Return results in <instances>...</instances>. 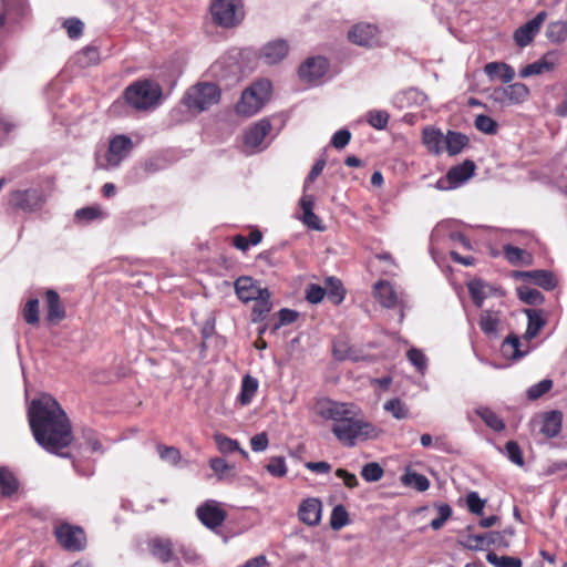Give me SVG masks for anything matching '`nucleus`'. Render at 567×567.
Here are the masks:
<instances>
[{
	"label": "nucleus",
	"mask_w": 567,
	"mask_h": 567,
	"mask_svg": "<svg viewBox=\"0 0 567 567\" xmlns=\"http://www.w3.org/2000/svg\"><path fill=\"white\" fill-rule=\"evenodd\" d=\"M133 150V142L126 135H116L110 141L106 153L107 167H117Z\"/></svg>",
	"instance_id": "nucleus-13"
},
{
	"label": "nucleus",
	"mask_w": 567,
	"mask_h": 567,
	"mask_svg": "<svg viewBox=\"0 0 567 567\" xmlns=\"http://www.w3.org/2000/svg\"><path fill=\"white\" fill-rule=\"evenodd\" d=\"M436 509L437 516L430 523V526L434 530L440 529L452 515V508L449 504H440L437 505Z\"/></svg>",
	"instance_id": "nucleus-56"
},
{
	"label": "nucleus",
	"mask_w": 567,
	"mask_h": 567,
	"mask_svg": "<svg viewBox=\"0 0 567 567\" xmlns=\"http://www.w3.org/2000/svg\"><path fill=\"white\" fill-rule=\"evenodd\" d=\"M299 206L302 210V223L311 229L323 230V226L321 224L320 218L313 213V196L303 194L299 200Z\"/></svg>",
	"instance_id": "nucleus-25"
},
{
	"label": "nucleus",
	"mask_w": 567,
	"mask_h": 567,
	"mask_svg": "<svg viewBox=\"0 0 567 567\" xmlns=\"http://www.w3.org/2000/svg\"><path fill=\"white\" fill-rule=\"evenodd\" d=\"M196 515L200 523L209 529L221 526L227 516L219 504L213 499L199 505L196 509Z\"/></svg>",
	"instance_id": "nucleus-12"
},
{
	"label": "nucleus",
	"mask_w": 567,
	"mask_h": 567,
	"mask_svg": "<svg viewBox=\"0 0 567 567\" xmlns=\"http://www.w3.org/2000/svg\"><path fill=\"white\" fill-rule=\"evenodd\" d=\"M322 503L315 497L303 499L298 508L299 519L308 526H317L321 522Z\"/></svg>",
	"instance_id": "nucleus-19"
},
{
	"label": "nucleus",
	"mask_w": 567,
	"mask_h": 567,
	"mask_svg": "<svg viewBox=\"0 0 567 567\" xmlns=\"http://www.w3.org/2000/svg\"><path fill=\"white\" fill-rule=\"evenodd\" d=\"M474 171V162L466 159L462 164L451 167L447 174L435 183V188L440 190L454 189L467 181Z\"/></svg>",
	"instance_id": "nucleus-9"
},
{
	"label": "nucleus",
	"mask_w": 567,
	"mask_h": 567,
	"mask_svg": "<svg viewBox=\"0 0 567 567\" xmlns=\"http://www.w3.org/2000/svg\"><path fill=\"white\" fill-rule=\"evenodd\" d=\"M317 411L322 419L332 421L331 432L343 446L353 447L359 442L377 439L381 433L353 403L324 399L318 402Z\"/></svg>",
	"instance_id": "nucleus-2"
},
{
	"label": "nucleus",
	"mask_w": 567,
	"mask_h": 567,
	"mask_svg": "<svg viewBox=\"0 0 567 567\" xmlns=\"http://www.w3.org/2000/svg\"><path fill=\"white\" fill-rule=\"evenodd\" d=\"M401 482L405 486H411L419 492H424L430 487V481L427 477L416 472H406L402 475Z\"/></svg>",
	"instance_id": "nucleus-41"
},
{
	"label": "nucleus",
	"mask_w": 567,
	"mask_h": 567,
	"mask_svg": "<svg viewBox=\"0 0 567 567\" xmlns=\"http://www.w3.org/2000/svg\"><path fill=\"white\" fill-rule=\"evenodd\" d=\"M528 96L529 89L520 82L496 87L491 93L493 101L502 105L520 104L525 102Z\"/></svg>",
	"instance_id": "nucleus-10"
},
{
	"label": "nucleus",
	"mask_w": 567,
	"mask_h": 567,
	"mask_svg": "<svg viewBox=\"0 0 567 567\" xmlns=\"http://www.w3.org/2000/svg\"><path fill=\"white\" fill-rule=\"evenodd\" d=\"M499 324V317L497 312L484 310L480 318V328L485 334H495Z\"/></svg>",
	"instance_id": "nucleus-38"
},
{
	"label": "nucleus",
	"mask_w": 567,
	"mask_h": 567,
	"mask_svg": "<svg viewBox=\"0 0 567 567\" xmlns=\"http://www.w3.org/2000/svg\"><path fill=\"white\" fill-rule=\"evenodd\" d=\"M383 468L379 463L371 462L365 464L361 470V476L367 482H378L383 476Z\"/></svg>",
	"instance_id": "nucleus-51"
},
{
	"label": "nucleus",
	"mask_w": 567,
	"mask_h": 567,
	"mask_svg": "<svg viewBox=\"0 0 567 567\" xmlns=\"http://www.w3.org/2000/svg\"><path fill=\"white\" fill-rule=\"evenodd\" d=\"M78 61L82 66L95 64L99 61V51L95 48H85L79 53Z\"/></svg>",
	"instance_id": "nucleus-62"
},
{
	"label": "nucleus",
	"mask_w": 567,
	"mask_h": 567,
	"mask_svg": "<svg viewBox=\"0 0 567 567\" xmlns=\"http://www.w3.org/2000/svg\"><path fill=\"white\" fill-rule=\"evenodd\" d=\"M324 296H326L324 287H321L316 284H310L308 286L307 291H306V299L310 303H319L320 301L323 300Z\"/></svg>",
	"instance_id": "nucleus-63"
},
{
	"label": "nucleus",
	"mask_w": 567,
	"mask_h": 567,
	"mask_svg": "<svg viewBox=\"0 0 567 567\" xmlns=\"http://www.w3.org/2000/svg\"><path fill=\"white\" fill-rule=\"evenodd\" d=\"M44 198L38 189L16 190L11 194L10 203L13 207L24 212H33L42 206Z\"/></svg>",
	"instance_id": "nucleus-16"
},
{
	"label": "nucleus",
	"mask_w": 567,
	"mask_h": 567,
	"mask_svg": "<svg viewBox=\"0 0 567 567\" xmlns=\"http://www.w3.org/2000/svg\"><path fill=\"white\" fill-rule=\"evenodd\" d=\"M220 99V91L214 83H198L189 87L184 97L183 104L195 113L208 110L212 105L217 104Z\"/></svg>",
	"instance_id": "nucleus-5"
},
{
	"label": "nucleus",
	"mask_w": 567,
	"mask_h": 567,
	"mask_svg": "<svg viewBox=\"0 0 567 567\" xmlns=\"http://www.w3.org/2000/svg\"><path fill=\"white\" fill-rule=\"evenodd\" d=\"M461 544L471 550H484L489 546H495L496 548H507L509 547V542L505 538L503 533L498 532H488L484 534H468L463 537Z\"/></svg>",
	"instance_id": "nucleus-8"
},
{
	"label": "nucleus",
	"mask_w": 567,
	"mask_h": 567,
	"mask_svg": "<svg viewBox=\"0 0 567 567\" xmlns=\"http://www.w3.org/2000/svg\"><path fill=\"white\" fill-rule=\"evenodd\" d=\"M124 96L126 102L135 110H150L158 104L162 89L153 81H140L126 87Z\"/></svg>",
	"instance_id": "nucleus-3"
},
{
	"label": "nucleus",
	"mask_w": 567,
	"mask_h": 567,
	"mask_svg": "<svg viewBox=\"0 0 567 567\" xmlns=\"http://www.w3.org/2000/svg\"><path fill=\"white\" fill-rule=\"evenodd\" d=\"M48 313L50 322L58 323L65 317V311L60 302V297L54 290H48L45 293Z\"/></svg>",
	"instance_id": "nucleus-29"
},
{
	"label": "nucleus",
	"mask_w": 567,
	"mask_h": 567,
	"mask_svg": "<svg viewBox=\"0 0 567 567\" xmlns=\"http://www.w3.org/2000/svg\"><path fill=\"white\" fill-rule=\"evenodd\" d=\"M384 410L390 412L398 420H402L408 415L405 405L399 399L386 401L384 404Z\"/></svg>",
	"instance_id": "nucleus-57"
},
{
	"label": "nucleus",
	"mask_w": 567,
	"mask_h": 567,
	"mask_svg": "<svg viewBox=\"0 0 567 567\" xmlns=\"http://www.w3.org/2000/svg\"><path fill=\"white\" fill-rule=\"evenodd\" d=\"M63 27L71 39H78L83 32V22L75 18L65 20Z\"/></svg>",
	"instance_id": "nucleus-64"
},
{
	"label": "nucleus",
	"mask_w": 567,
	"mask_h": 567,
	"mask_svg": "<svg viewBox=\"0 0 567 567\" xmlns=\"http://www.w3.org/2000/svg\"><path fill=\"white\" fill-rule=\"evenodd\" d=\"M267 472L275 477H284L287 474L286 461L282 456H274L266 465Z\"/></svg>",
	"instance_id": "nucleus-52"
},
{
	"label": "nucleus",
	"mask_w": 567,
	"mask_h": 567,
	"mask_svg": "<svg viewBox=\"0 0 567 567\" xmlns=\"http://www.w3.org/2000/svg\"><path fill=\"white\" fill-rule=\"evenodd\" d=\"M557 56L554 52H548L539 60L527 64L519 71L520 78H529L553 71L557 65Z\"/></svg>",
	"instance_id": "nucleus-22"
},
{
	"label": "nucleus",
	"mask_w": 567,
	"mask_h": 567,
	"mask_svg": "<svg viewBox=\"0 0 567 567\" xmlns=\"http://www.w3.org/2000/svg\"><path fill=\"white\" fill-rule=\"evenodd\" d=\"M258 380L249 374L245 375L241 381L240 392L238 394V402L243 405H248L257 390H258Z\"/></svg>",
	"instance_id": "nucleus-32"
},
{
	"label": "nucleus",
	"mask_w": 567,
	"mask_h": 567,
	"mask_svg": "<svg viewBox=\"0 0 567 567\" xmlns=\"http://www.w3.org/2000/svg\"><path fill=\"white\" fill-rule=\"evenodd\" d=\"M271 124L268 120L262 118L251 125L245 133L244 145L249 152H256L260 150V146L265 137L269 134Z\"/></svg>",
	"instance_id": "nucleus-17"
},
{
	"label": "nucleus",
	"mask_w": 567,
	"mask_h": 567,
	"mask_svg": "<svg viewBox=\"0 0 567 567\" xmlns=\"http://www.w3.org/2000/svg\"><path fill=\"white\" fill-rule=\"evenodd\" d=\"M467 142L468 138L464 134L453 131H449L444 137V145L450 155H456L461 153Z\"/></svg>",
	"instance_id": "nucleus-35"
},
{
	"label": "nucleus",
	"mask_w": 567,
	"mask_h": 567,
	"mask_svg": "<svg viewBox=\"0 0 567 567\" xmlns=\"http://www.w3.org/2000/svg\"><path fill=\"white\" fill-rule=\"evenodd\" d=\"M175 553L178 559L181 557L187 564H195L199 559V555L197 554L195 548L187 544H178L175 549Z\"/></svg>",
	"instance_id": "nucleus-53"
},
{
	"label": "nucleus",
	"mask_w": 567,
	"mask_h": 567,
	"mask_svg": "<svg viewBox=\"0 0 567 567\" xmlns=\"http://www.w3.org/2000/svg\"><path fill=\"white\" fill-rule=\"evenodd\" d=\"M264 290L267 288L257 286L250 277H239L235 281L236 295L243 302H249L262 296Z\"/></svg>",
	"instance_id": "nucleus-24"
},
{
	"label": "nucleus",
	"mask_w": 567,
	"mask_h": 567,
	"mask_svg": "<svg viewBox=\"0 0 567 567\" xmlns=\"http://www.w3.org/2000/svg\"><path fill=\"white\" fill-rule=\"evenodd\" d=\"M547 18L546 11L538 12L532 20L519 27L514 32V40L520 48L528 45L535 35L539 32L540 27Z\"/></svg>",
	"instance_id": "nucleus-14"
},
{
	"label": "nucleus",
	"mask_w": 567,
	"mask_h": 567,
	"mask_svg": "<svg viewBox=\"0 0 567 567\" xmlns=\"http://www.w3.org/2000/svg\"><path fill=\"white\" fill-rule=\"evenodd\" d=\"M373 296L384 308L390 309L398 305L403 307V300L389 281L379 280L375 282L373 286Z\"/></svg>",
	"instance_id": "nucleus-21"
},
{
	"label": "nucleus",
	"mask_w": 567,
	"mask_h": 567,
	"mask_svg": "<svg viewBox=\"0 0 567 567\" xmlns=\"http://www.w3.org/2000/svg\"><path fill=\"white\" fill-rule=\"evenodd\" d=\"M514 277L533 282L546 290L554 289L557 284L554 275L548 270L516 271Z\"/></svg>",
	"instance_id": "nucleus-23"
},
{
	"label": "nucleus",
	"mask_w": 567,
	"mask_h": 567,
	"mask_svg": "<svg viewBox=\"0 0 567 567\" xmlns=\"http://www.w3.org/2000/svg\"><path fill=\"white\" fill-rule=\"evenodd\" d=\"M349 523V515L344 506L337 505L333 507L330 517V526L334 530H339Z\"/></svg>",
	"instance_id": "nucleus-49"
},
{
	"label": "nucleus",
	"mask_w": 567,
	"mask_h": 567,
	"mask_svg": "<svg viewBox=\"0 0 567 567\" xmlns=\"http://www.w3.org/2000/svg\"><path fill=\"white\" fill-rule=\"evenodd\" d=\"M147 549L151 556L161 564L176 563L178 558L172 538L156 535L147 539Z\"/></svg>",
	"instance_id": "nucleus-11"
},
{
	"label": "nucleus",
	"mask_w": 567,
	"mask_h": 567,
	"mask_svg": "<svg viewBox=\"0 0 567 567\" xmlns=\"http://www.w3.org/2000/svg\"><path fill=\"white\" fill-rule=\"evenodd\" d=\"M329 63L323 56H316L307 59L299 68V76L308 82L316 83L319 81L328 71Z\"/></svg>",
	"instance_id": "nucleus-15"
},
{
	"label": "nucleus",
	"mask_w": 567,
	"mask_h": 567,
	"mask_svg": "<svg viewBox=\"0 0 567 567\" xmlns=\"http://www.w3.org/2000/svg\"><path fill=\"white\" fill-rule=\"evenodd\" d=\"M475 413L484 421V423L496 432L505 429L504 421L487 406L475 409Z\"/></svg>",
	"instance_id": "nucleus-36"
},
{
	"label": "nucleus",
	"mask_w": 567,
	"mask_h": 567,
	"mask_svg": "<svg viewBox=\"0 0 567 567\" xmlns=\"http://www.w3.org/2000/svg\"><path fill=\"white\" fill-rule=\"evenodd\" d=\"M215 443L217 445V449L223 454H228L233 452H240L245 457L248 456V453L245 450H241L239 446V443L236 440H233L226 435L223 434H215L214 435Z\"/></svg>",
	"instance_id": "nucleus-40"
},
{
	"label": "nucleus",
	"mask_w": 567,
	"mask_h": 567,
	"mask_svg": "<svg viewBox=\"0 0 567 567\" xmlns=\"http://www.w3.org/2000/svg\"><path fill=\"white\" fill-rule=\"evenodd\" d=\"M553 386V381L550 379H544L540 382L532 385L527 390V398L529 400H537L547 393Z\"/></svg>",
	"instance_id": "nucleus-55"
},
{
	"label": "nucleus",
	"mask_w": 567,
	"mask_h": 567,
	"mask_svg": "<svg viewBox=\"0 0 567 567\" xmlns=\"http://www.w3.org/2000/svg\"><path fill=\"white\" fill-rule=\"evenodd\" d=\"M423 143L433 154H440L443 151L444 136L440 130L427 126L422 133Z\"/></svg>",
	"instance_id": "nucleus-30"
},
{
	"label": "nucleus",
	"mask_w": 567,
	"mask_h": 567,
	"mask_svg": "<svg viewBox=\"0 0 567 567\" xmlns=\"http://www.w3.org/2000/svg\"><path fill=\"white\" fill-rule=\"evenodd\" d=\"M503 250L505 258L513 265L528 266L533 261V256L525 249L513 245H505Z\"/></svg>",
	"instance_id": "nucleus-31"
},
{
	"label": "nucleus",
	"mask_w": 567,
	"mask_h": 567,
	"mask_svg": "<svg viewBox=\"0 0 567 567\" xmlns=\"http://www.w3.org/2000/svg\"><path fill=\"white\" fill-rule=\"evenodd\" d=\"M518 298L527 305H542L544 302V296L535 288L528 286H522L517 288Z\"/></svg>",
	"instance_id": "nucleus-44"
},
{
	"label": "nucleus",
	"mask_w": 567,
	"mask_h": 567,
	"mask_svg": "<svg viewBox=\"0 0 567 567\" xmlns=\"http://www.w3.org/2000/svg\"><path fill=\"white\" fill-rule=\"evenodd\" d=\"M54 535L59 544L69 551H81L85 548L86 537L79 526L61 524L54 529Z\"/></svg>",
	"instance_id": "nucleus-7"
},
{
	"label": "nucleus",
	"mask_w": 567,
	"mask_h": 567,
	"mask_svg": "<svg viewBox=\"0 0 567 567\" xmlns=\"http://www.w3.org/2000/svg\"><path fill=\"white\" fill-rule=\"evenodd\" d=\"M209 465L219 480H229L235 477L234 466L228 464L224 458H212Z\"/></svg>",
	"instance_id": "nucleus-43"
},
{
	"label": "nucleus",
	"mask_w": 567,
	"mask_h": 567,
	"mask_svg": "<svg viewBox=\"0 0 567 567\" xmlns=\"http://www.w3.org/2000/svg\"><path fill=\"white\" fill-rule=\"evenodd\" d=\"M324 289L326 296L332 303L340 305L343 301L346 290L339 279L334 277H328L324 281Z\"/></svg>",
	"instance_id": "nucleus-34"
},
{
	"label": "nucleus",
	"mask_w": 567,
	"mask_h": 567,
	"mask_svg": "<svg viewBox=\"0 0 567 567\" xmlns=\"http://www.w3.org/2000/svg\"><path fill=\"white\" fill-rule=\"evenodd\" d=\"M33 436L39 445L51 453H58L73 440L70 420L59 402L49 394L34 399L28 409Z\"/></svg>",
	"instance_id": "nucleus-1"
},
{
	"label": "nucleus",
	"mask_w": 567,
	"mask_h": 567,
	"mask_svg": "<svg viewBox=\"0 0 567 567\" xmlns=\"http://www.w3.org/2000/svg\"><path fill=\"white\" fill-rule=\"evenodd\" d=\"M474 125L476 130L485 134H495L497 131V123L492 117L484 114L476 116Z\"/></svg>",
	"instance_id": "nucleus-54"
},
{
	"label": "nucleus",
	"mask_w": 567,
	"mask_h": 567,
	"mask_svg": "<svg viewBox=\"0 0 567 567\" xmlns=\"http://www.w3.org/2000/svg\"><path fill=\"white\" fill-rule=\"evenodd\" d=\"M524 313L527 316L528 323L524 338L526 340L534 339L542 328L546 324L543 310L539 309H525Z\"/></svg>",
	"instance_id": "nucleus-27"
},
{
	"label": "nucleus",
	"mask_w": 567,
	"mask_h": 567,
	"mask_svg": "<svg viewBox=\"0 0 567 567\" xmlns=\"http://www.w3.org/2000/svg\"><path fill=\"white\" fill-rule=\"evenodd\" d=\"M262 296L254 299L256 301L252 313L256 316L254 320L264 318L271 310L270 302V292L269 290H264Z\"/></svg>",
	"instance_id": "nucleus-48"
},
{
	"label": "nucleus",
	"mask_w": 567,
	"mask_h": 567,
	"mask_svg": "<svg viewBox=\"0 0 567 567\" xmlns=\"http://www.w3.org/2000/svg\"><path fill=\"white\" fill-rule=\"evenodd\" d=\"M467 287L474 305L478 308L482 307L486 298L487 285L481 279H474L468 282Z\"/></svg>",
	"instance_id": "nucleus-42"
},
{
	"label": "nucleus",
	"mask_w": 567,
	"mask_h": 567,
	"mask_svg": "<svg viewBox=\"0 0 567 567\" xmlns=\"http://www.w3.org/2000/svg\"><path fill=\"white\" fill-rule=\"evenodd\" d=\"M367 122L375 130H384L388 126L390 114L383 110H371L365 115Z\"/></svg>",
	"instance_id": "nucleus-46"
},
{
	"label": "nucleus",
	"mask_w": 567,
	"mask_h": 567,
	"mask_svg": "<svg viewBox=\"0 0 567 567\" xmlns=\"http://www.w3.org/2000/svg\"><path fill=\"white\" fill-rule=\"evenodd\" d=\"M19 489L16 475L6 467H0V491L3 497L12 496Z\"/></svg>",
	"instance_id": "nucleus-33"
},
{
	"label": "nucleus",
	"mask_w": 567,
	"mask_h": 567,
	"mask_svg": "<svg viewBox=\"0 0 567 567\" xmlns=\"http://www.w3.org/2000/svg\"><path fill=\"white\" fill-rule=\"evenodd\" d=\"M210 13L214 22L224 28L235 27L243 18L238 0H215Z\"/></svg>",
	"instance_id": "nucleus-6"
},
{
	"label": "nucleus",
	"mask_w": 567,
	"mask_h": 567,
	"mask_svg": "<svg viewBox=\"0 0 567 567\" xmlns=\"http://www.w3.org/2000/svg\"><path fill=\"white\" fill-rule=\"evenodd\" d=\"M563 414L559 411H549L543 415L540 432L546 437H555L561 431Z\"/></svg>",
	"instance_id": "nucleus-26"
},
{
	"label": "nucleus",
	"mask_w": 567,
	"mask_h": 567,
	"mask_svg": "<svg viewBox=\"0 0 567 567\" xmlns=\"http://www.w3.org/2000/svg\"><path fill=\"white\" fill-rule=\"evenodd\" d=\"M378 27L367 22L354 24L348 32L349 40L358 45L370 47L377 41Z\"/></svg>",
	"instance_id": "nucleus-18"
},
{
	"label": "nucleus",
	"mask_w": 567,
	"mask_h": 567,
	"mask_svg": "<svg viewBox=\"0 0 567 567\" xmlns=\"http://www.w3.org/2000/svg\"><path fill=\"white\" fill-rule=\"evenodd\" d=\"M486 560L494 567H522L523 563L519 558L513 556H498L489 551L486 555Z\"/></svg>",
	"instance_id": "nucleus-45"
},
{
	"label": "nucleus",
	"mask_w": 567,
	"mask_h": 567,
	"mask_svg": "<svg viewBox=\"0 0 567 567\" xmlns=\"http://www.w3.org/2000/svg\"><path fill=\"white\" fill-rule=\"evenodd\" d=\"M520 346L518 337L508 336L502 344V352L508 358L520 359L528 352V349L522 350Z\"/></svg>",
	"instance_id": "nucleus-37"
},
{
	"label": "nucleus",
	"mask_w": 567,
	"mask_h": 567,
	"mask_svg": "<svg viewBox=\"0 0 567 567\" xmlns=\"http://www.w3.org/2000/svg\"><path fill=\"white\" fill-rule=\"evenodd\" d=\"M468 511L476 515H482L485 507V501L482 499L477 492H471L466 496Z\"/></svg>",
	"instance_id": "nucleus-60"
},
{
	"label": "nucleus",
	"mask_w": 567,
	"mask_h": 567,
	"mask_svg": "<svg viewBox=\"0 0 567 567\" xmlns=\"http://www.w3.org/2000/svg\"><path fill=\"white\" fill-rule=\"evenodd\" d=\"M271 94V83L268 80H259L247 87L236 105V112L246 117L258 113Z\"/></svg>",
	"instance_id": "nucleus-4"
},
{
	"label": "nucleus",
	"mask_w": 567,
	"mask_h": 567,
	"mask_svg": "<svg viewBox=\"0 0 567 567\" xmlns=\"http://www.w3.org/2000/svg\"><path fill=\"white\" fill-rule=\"evenodd\" d=\"M159 458L171 465H177L182 458L181 452L174 446L157 445Z\"/></svg>",
	"instance_id": "nucleus-50"
},
{
	"label": "nucleus",
	"mask_w": 567,
	"mask_h": 567,
	"mask_svg": "<svg viewBox=\"0 0 567 567\" xmlns=\"http://www.w3.org/2000/svg\"><path fill=\"white\" fill-rule=\"evenodd\" d=\"M75 219L81 223H90L95 219L104 218L105 213L99 206H87L75 212Z\"/></svg>",
	"instance_id": "nucleus-47"
},
{
	"label": "nucleus",
	"mask_w": 567,
	"mask_h": 567,
	"mask_svg": "<svg viewBox=\"0 0 567 567\" xmlns=\"http://www.w3.org/2000/svg\"><path fill=\"white\" fill-rule=\"evenodd\" d=\"M546 37L554 43L564 42L567 39V22L563 20L550 22L546 30Z\"/></svg>",
	"instance_id": "nucleus-39"
},
{
	"label": "nucleus",
	"mask_w": 567,
	"mask_h": 567,
	"mask_svg": "<svg viewBox=\"0 0 567 567\" xmlns=\"http://www.w3.org/2000/svg\"><path fill=\"white\" fill-rule=\"evenodd\" d=\"M485 74L491 78H499L504 83H511L515 78V70L507 63L489 62L484 66Z\"/></svg>",
	"instance_id": "nucleus-28"
},
{
	"label": "nucleus",
	"mask_w": 567,
	"mask_h": 567,
	"mask_svg": "<svg viewBox=\"0 0 567 567\" xmlns=\"http://www.w3.org/2000/svg\"><path fill=\"white\" fill-rule=\"evenodd\" d=\"M505 451H506V455L511 460V462H513L514 464H516L518 466L524 465L522 450L515 441H508L505 445Z\"/></svg>",
	"instance_id": "nucleus-61"
},
{
	"label": "nucleus",
	"mask_w": 567,
	"mask_h": 567,
	"mask_svg": "<svg viewBox=\"0 0 567 567\" xmlns=\"http://www.w3.org/2000/svg\"><path fill=\"white\" fill-rule=\"evenodd\" d=\"M24 320L29 324H37L39 322V300L30 299L23 310Z\"/></svg>",
	"instance_id": "nucleus-58"
},
{
	"label": "nucleus",
	"mask_w": 567,
	"mask_h": 567,
	"mask_svg": "<svg viewBox=\"0 0 567 567\" xmlns=\"http://www.w3.org/2000/svg\"><path fill=\"white\" fill-rule=\"evenodd\" d=\"M289 52V44L286 40L277 39L266 43L260 50V59L266 64H276L282 61Z\"/></svg>",
	"instance_id": "nucleus-20"
},
{
	"label": "nucleus",
	"mask_w": 567,
	"mask_h": 567,
	"mask_svg": "<svg viewBox=\"0 0 567 567\" xmlns=\"http://www.w3.org/2000/svg\"><path fill=\"white\" fill-rule=\"evenodd\" d=\"M409 361L420 371L424 372L427 365V360L424 353L415 348H412L406 353Z\"/></svg>",
	"instance_id": "nucleus-59"
}]
</instances>
